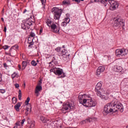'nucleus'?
Returning a JSON list of instances; mask_svg holds the SVG:
<instances>
[{
    "mask_svg": "<svg viewBox=\"0 0 128 128\" xmlns=\"http://www.w3.org/2000/svg\"><path fill=\"white\" fill-rule=\"evenodd\" d=\"M83 102L84 104H86L85 106L87 108H92V106H96V102L92 100V98L90 97L88 99H83Z\"/></svg>",
    "mask_w": 128,
    "mask_h": 128,
    "instance_id": "6",
    "label": "nucleus"
},
{
    "mask_svg": "<svg viewBox=\"0 0 128 128\" xmlns=\"http://www.w3.org/2000/svg\"><path fill=\"white\" fill-rule=\"evenodd\" d=\"M33 40H34V38H28V44H29L28 48H30V46H34Z\"/></svg>",
    "mask_w": 128,
    "mask_h": 128,
    "instance_id": "18",
    "label": "nucleus"
},
{
    "mask_svg": "<svg viewBox=\"0 0 128 128\" xmlns=\"http://www.w3.org/2000/svg\"><path fill=\"white\" fill-rule=\"evenodd\" d=\"M126 128H128V125L126 126Z\"/></svg>",
    "mask_w": 128,
    "mask_h": 128,
    "instance_id": "62",
    "label": "nucleus"
},
{
    "mask_svg": "<svg viewBox=\"0 0 128 128\" xmlns=\"http://www.w3.org/2000/svg\"><path fill=\"white\" fill-rule=\"evenodd\" d=\"M108 2L110 4V6L112 8L113 10H114L115 8H118V4L114 0H108Z\"/></svg>",
    "mask_w": 128,
    "mask_h": 128,
    "instance_id": "11",
    "label": "nucleus"
},
{
    "mask_svg": "<svg viewBox=\"0 0 128 128\" xmlns=\"http://www.w3.org/2000/svg\"><path fill=\"white\" fill-rule=\"evenodd\" d=\"M26 122V119H23L21 122V124L22 126L24 124V122Z\"/></svg>",
    "mask_w": 128,
    "mask_h": 128,
    "instance_id": "46",
    "label": "nucleus"
},
{
    "mask_svg": "<svg viewBox=\"0 0 128 128\" xmlns=\"http://www.w3.org/2000/svg\"><path fill=\"white\" fill-rule=\"evenodd\" d=\"M42 28H40V34H42Z\"/></svg>",
    "mask_w": 128,
    "mask_h": 128,
    "instance_id": "54",
    "label": "nucleus"
},
{
    "mask_svg": "<svg viewBox=\"0 0 128 128\" xmlns=\"http://www.w3.org/2000/svg\"><path fill=\"white\" fill-rule=\"evenodd\" d=\"M32 108L30 107V108H27L26 109V112H25L26 116H28V114H30V110H31Z\"/></svg>",
    "mask_w": 128,
    "mask_h": 128,
    "instance_id": "25",
    "label": "nucleus"
},
{
    "mask_svg": "<svg viewBox=\"0 0 128 128\" xmlns=\"http://www.w3.org/2000/svg\"><path fill=\"white\" fill-rule=\"evenodd\" d=\"M88 122V118L86 119V120H84L82 122H81V124H86V122Z\"/></svg>",
    "mask_w": 128,
    "mask_h": 128,
    "instance_id": "34",
    "label": "nucleus"
},
{
    "mask_svg": "<svg viewBox=\"0 0 128 128\" xmlns=\"http://www.w3.org/2000/svg\"><path fill=\"white\" fill-rule=\"evenodd\" d=\"M42 90V86H37L35 90V94H36V96H38V93Z\"/></svg>",
    "mask_w": 128,
    "mask_h": 128,
    "instance_id": "14",
    "label": "nucleus"
},
{
    "mask_svg": "<svg viewBox=\"0 0 128 128\" xmlns=\"http://www.w3.org/2000/svg\"><path fill=\"white\" fill-rule=\"evenodd\" d=\"M16 98L14 97L12 98V103L13 104H16Z\"/></svg>",
    "mask_w": 128,
    "mask_h": 128,
    "instance_id": "37",
    "label": "nucleus"
},
{
    "mask_svg": "<svg viewBox=\"0 0 128 128\" xmlns=\"http://www.w3.org/2000/svg\"><path fill=\"white\" fill-rule=\"evenodd\" d=\"M18 100H22V90H18Z\"/></svg>",
    "mask_w": 128,
    "mask_h": 128,
    "instance_id": "31",
    "label": "nucleus"
},
{
    "mask_svg": "<svg viewBox=\"0 0 128 128\" xmlns=\"http://www.w3.org/2000/svg\"><path fill=\"white\" fill-rule=\"evenodd\" d=\"M36 62H38V60H37Z\"/></svg>",
    "mask_w": 128,
    "mask_h": 128,
    "instance_id": "63",
    "label": "nucleus"
},
{
    "mask_svg": "<svg viewBox=\"0 0 128 128\" xmlns=\"http://www.w3.org/2000/svg\"><path fill=\"white\" fill-rule=\"evenodd\" d=\"M12 50H14V48H16V50H18V46L15 45V46H12Z\"/></svg>",
    "mask_w": 128,
    "mask_h": 128,
    "instance_id": "43",
    "label": "nucleus"
},
{
    "mask_svg": "<svg viewBox=\"0 0 128 128\" xmlns=\"http://www.w3.org/2000/svg\"><path fill=\"white\" fill-rule=\"evenodd\" d=\"M4 32H6V26L4 27Z\"/></svg>",
    "mask_w": 128,
    "mask_h": 128,
    "instance_id": "48",
    "label": "nucleus"
},
{
    "mask_svg": "<svg viewBox=\"0 0 128 128\" xmlns=\"http://www.w3.org/2000/svg\"><path fill=\"white\" fill-rule=\"evenodd\" d=\"M40 120H42V122L44 123L46 122V120H47L46 118H45L43 116H40Z\"/></svg>",
    "mask_w": 128,
    "mask_h": 128,
    "instance_id": "26",
    "label": "nucleus"
},
{
    "mask_svg": "<svg viewBox=\"0 0 128 128\" xmlns=\"http://www.w3.org/2000/svg\"><path fill=\"white\" fill-rule=\"evenodd\" d=\"M50 72H54L56 76H61L60 78H66V74L64 72L62 69L60 68H53L50 70Z\"/></svg>",
    "mask_w": 128,
    "mask_h": 128,
    "instance_id": "4",
    "label": "nucleus"
},
{
    "mask_svg": "<svg viewBox=\"0 0 128 128\" xmlns=\"http://www.w3.org/2000/svg\"><path fill=\"white\" fill-rule=\"evenodd\" d=\"M128 54V50L126 49H124L123 50V56H126Z\"/></svg>",
    "mask_w": 128,
    "mask_h": 128,
    "instance_id": "36",
    "label": "nucleus"
},
{
    "mask_svg": "<svg viewBox=\"0 0 128 128\" xmlns=\"http://www.w3.org/2000/svg\"><path fill=\"white\" fill-rule=\"evenodd\" d=\"M114 112V108L112 107V102L104 106V110L103 111V114L104 116L108 114H110V112Z\"/></svg>",
    "mask_w": 128,
    "mask_h": 128,
    "instance_id": "7",
    "label": "nucleus"
},
{
    "mask_svg": "<svg viewBox=\"0 0 128 128\" xmlns=\"http://www.w3.org/2000/svg\"><path fill=\"white\" fill-rule=\"evenodd\" d=\"M52 12H54V20H60L62 16V10L58 8L54 7L52 9Z\"/></svg>",
    "mask_w": 128,
    "mask_h": 128,
    "instance_id": "3",
    "label": "nucleus"
},
{
    "mask_svg": "<svg viewBox=\"0 0 128 128\" xmlns=\"http://www.w3.org/2000/svg\"><path fill=\"white\" fill-rule=\"evenodd\" d=\"M70 19L69 18H66L64 20V22H66V24H68V22H70Z\"/></svg>",
    "mask_w": 128,
    "mask_h": 128,
    "instance_id": "33",
    "label": "nucleus"
},
{
    "mask_svg": "<svg viewBox=\"0 0 128 128\" xmlns=\"http://www.w3.org/2000/svg\"><path fill=\"white\" fill-rule=\"evenodd\" d=\"M30 36L31 38H34V36H36V34H34V33L33 32H32L30 34Z\"/></svg>",
    "mask_w": 128,
    "mask_h": 128,
    "instance_id": "39",
    "label": "nucleus"
},
{
    "mask_svg": "<svg viewBox=\"0 0 128 128\" xmlns=\"http://www.w3.org/2000/svg\"><path fill=\"white\" fill-rule=\"evenodd\" d=\"M31 64L33 66H36V64H38V63H36V61L34 60H32L31 62Z\"/></svg>",
    "mask_w": 128,
    "mask_h": 128,
    "instance_id": "32",
    "label": "nucleus"
},
{
    "mask_svg": "<svg viewBox=\"0 0 128 128\" xmlns=\"http://www.w3.org/2000/svg\"><path fill=\"white\" fill-rule=\"evenodd\" d=\"M74 2H77L78 4H80V0H74Z\"/></svg>",
    "mask_w": 128,
    "mask_h": 128,
    "instance_id": "47",
    "label": "nucleus"
},
{
    "mask_svg": "<svg viewBox=\"0 0 128 128\" xmlns=\"http://www.w3.org/2000/svg\"><path fill=\"white\" fill-rule=\"evenodd\" d=\"M54 60H56V58L53 57V58L52 59V62H54Z\"/></svg>",
    "mask_w": 128,
    "mask_h": 128,
    "instance_id": "55",
    "label": "nucleus"
},
{
    "mask_svg": "<svg viewBox=\"0 0 128 128\" xmlns=\"http://www.w3.org/2000/svg\"><path fill=\"white\" fill-rule=\"evenodd\" d=\"M46 23L48 26H52V21H50V20L49 19L47 20Z\"/></svg>",
    "mask_w": 128,
    "mask_h": 128,
    "instance_id": "30",
    "label": "nucleus"
},
{
    "mask_svg": "<svg viewBox=\"0 0 128 128\" xmlns=\"http://www.w3.org/2000/svg\"><path fill=\"white\" fill-rule=\"evenodd\" d=\"M124 50H122V49L116 50V56H120L122 54Z\"/></svg>",
    "mask_w": 128,
    "mask_h": 128,
    "instance_id": "16",
    "label": "nucleus"
},
{
    "mask_svg": "<svg viewBox=\"0 0 128 128\" xmlns=\"http://www.w3.org/2000/svg\"><path fill=\"white\" fill-rule=\"evenodd\" d=\"M26 12H28L26 9H24V11L23 12V14H26Z\"/></svg>",
    "mask_w": 128,
    "mask_h": 128,
    "instance_id": "52",
    "label": "nucleus"
},
{
    "mask_svg": "<svg viewBox=\"0 0 128 128\" xmlns=\"http://www.w3.org/2000/svg\"><path fill=\"white\" fill-rule=\"evenodd\" d=\"M106 68L104 66H100L96 70V76H100V74H102V72H104Z\"/></svg>",
    "mask_w": 128,
    "mask_h": 128,
    "instance_id": "12",
    "label": "nucleus"
},
{
    "mask_svg": "<svg viewBox=\"0 0 128 128\" xmlns=\"http://www.w3.org/2000/svg\"><path fill=\"white\" fill-rule=\"evenodd\" d=\"M14 52H16V50H12V47L10 48V53L8 54L9 56H14Z\"/></svg>",
    "mask_w": 128,
    "mask_h": 128,
    "instance_id": "22",
    "label": "nucleus"
},
{
    "mask_svg": "<svg viewBox=\"0 0 128 128\" xmlns=\"http://www.w3.org/2000/svg\"><path fill=\"white\" fill-rule=\"evenodd\" d=\"M4 68H6L8 66V65H6V63L4 64Z\"/></svg>",
    "mask_w": 128,
    "mask_h": 128,
    "instance_id": "49",
    "label": "nucleus"
},
{
    "mask_svg": "<svg viewBox=\"0 0 128 128\" xmlns=\"http://www.w3.org/2000/svg\"><path fill=\"white\" fill-rule=\"evenodd\" d=\"M20 103L18 102L14 106V108L16 112H20Z\"/></svg>",
    "mask_w": 128,
    "mask_h": 128,
    "instance_id": "20",
    "label": "nucleus"
},
{
    "mask_svg": "<svg viewBox=\"0 0 128 128\" xmlns=\"http://www.w3.org/2000/svg\"><path fill=\"white\" fill-rule=\"evenodd\" d=\"M2 48H4V50H8V46L5 45L3 46Z\"/></svg>",
    "mask_w": 128,
    "mask_h": 128,
    "instance_id": "40",
    "label": "nucleus"
},
{
    "mask_svg": "<svg viewBox=\"0 0 128 128\" xmlns=\"http://www.w3.org/2000/svg\"><path fill=\"white\" fill-rule=\"evenodd\" d=\"M56 52H60V48L58 47L57 48H56Z\"/></svg>",
    "mask_w": 128,
    "mask_h": 128,
    "instance_id": "42",
    "label": "nucleus"
},
{
    "mask_svg": "<svg viewBox=\"0 0 128 128\" xmlns=\"http://www.w3.org/2000/svg\"><path fill=\"white\" fill-rule=\"evenodd\" d=\"M0 92H1V94H4V92H6V90H0Z\"/></svg>",
    "mask_w": 128,
    "mask_h": 128,
    "instance_id": "45",
    "label": "nucleus"
},
{
    "mask_svg": "<svg viewBox=\"0 0 128 128\" xmlns=\"http://www.w3.org/2000/svg\"><path fill=\"white\" fill-rule=\"evenodd\" d=\"M4 8L2 9V12L4 14Z\"/></svg>",
    "mask_w": 128,
    "mask_h": 128,
    "instance_id": "59",
    "label": "nucleus"
},
{
    "mask_svg": "<svg viewBox=\"0 0 128 128\" xmlns=\"http://www.w3.org/2000/svg\"><path fill=\"white\" fill-rule=\"evenodd\" d=\"M50 26H51L52 32H54V33L58 32H60V29H58V28H56V24H52Z\"/></svg>",
    "mask_w": 128,
    "mask_h": 128,
    "instance_id": "13",
    "label": "nucleus"
},
{
    "mask_svg": "<svg viewBox=\"0 0 128 128\" xmlns=\"http://www.w3.org/2000/svg\"><path fill=\"white\" fill-rule=\"evenodd\" d=\"M24 86H26V83H24Z\"/></svg>",
    "mask_w": 128,
    "mask_h": 128,
    "instance_id": "61",
    "label": "nucleus"
},
{
    "mask_svg": "<svg viewBox=\"0 0 128 128\" xmlns=\"http://www.w3.org/2000/svg\"><path fill=\"white\" fill-rule=\"evenodd\" d=\"M111 106L112 108L114 110V112H116L118 110H119L120 112H124V106H122V103L118 102L116 99H114L111 102Z\"/></svg>",
    "mask_w": 128,
    "mask_h": 128,
    "instance_id": "1",
    "label": "nucleus"
},
{
    "mask_svg": "<svg viewBox=\"0 0 128 128\" xmlns=\"http://www.w3.org/2000/svg\"><path fill=\"white\" fill-rule=\"evenodd\" d=\"M74 104L67 102L63 106L62 110V112H64V110H74Z\"/></svg>",
    "mask_w": 128,
    "mask_h": 128,
    "instance_id": "9",
    "label": "nucleus"
},
{
    "mask_svg": "<svg viewBox=\"0 0 128 128\" xmlns=\"http://www.w3.org/2000/svg\"><path fill=\"white\" fill-rule=\"evenodd\" d=\"M124 26V20L122 17H116L114 19L113 28L114 30H120Z\"/></svg>",
    "mask_w": 128,
    "mask_h": 128,
    "instance_id": "2",
    "label": "nucleus"
},
{
    "mask_svg": "<svg viewBox=\"0 0 128 128\" xmlns=\"http://www.w3.org/2000/svg\"><path fill=\"white\" fill-rule=\"evenodd\" d=\"M42 4L43 5L44 8H46V0H40Z\"/></svg>",
    "mask_w": 128,
    "mask_h": 128,
    "instance_id": "27",
    "label": "nucleus"
},
{
    "mask_svg": "<svg viewBox=\"0 0 128 128\" xmlns=\"http://www.w3.org/2000/svg\"><path fill=\"white\" fill-rule=\"evenodd\" d=\"M1 20H2V22H4V18H1Z\"/></svg>",
    "mask_w": 128,
    "mask_h": 128,
    "instance_id": "58",
    "label": "nucleus"
},
{
    "mask_svg": "<svg viewBox=\"0 0 128 128\" xmlns=\"http://www.w3.org/2000/svg\"><path fill=\"white\" fill-rule=\"evenodd\" d=\"M91 2H102V4H104V6H106V4L103 0H91Z\"/></svg>",
    "mask_w": 128,
    "mask_h": 128,
    "instance_id": "21",
    "label": "nucleus"
},
{
    "mask_svg": "<svg viewBox=\"0 0 128 128\" xmlns=\"http://www.w3.org/2000/svg\"><path fill=\"white\" fill-rule=\"evenodd\" d=\"M102 82H99L97 84L95 88V92H96L97 96H100V92H102V94H106V92L104 90H102Z\"/></svg>",
    "mask_w": 128,
    "mask_h": 128,
    "instance_id": "8",
    "label": "nucleus"
},
{
    "mask_svg": "<svg viewBox=\"0 0 128 128\" xmlns=\"http://www.w3.org/2000/svg\"><path fill=\"white\" fill-rule=\"evenodd\" d=\"M18 123H16V126H14L13 128H18Z\"/></svg>",
    "mask_w": 128,
    "mask_h": 128,
    "instance_id": "50",
    "label": "nucleus"
},
{
    "mask_svg": "<svg viewBox=\"0 0 128 128\" xmlns=\"http://www.w3.org/2000/svg\"><path fill=\"white\" fill-rule=\"evenodd\" d=\"M42 80H40V82H42Z\"/></svg>",
    "mask_w": 128,
    "mask_h": 128,
    "instance_id": "60",
    "label": "nucleus"
},
{
    "mask_svg": "<svg viewBox=\"0 0 128 128\" xmlns=\"http://www.w3.org/2000/svg\"><path fill=\"white\" fill-rule=\"evenodd\" d=\"M42 82H39L38 83V86H42Z\"/></svg>",
    "mask_w": 128,
    "mask_h": 128,
    "instance_id": "51",
    "label": "nucleus"
},
{
    "mask_svg": "<svg viewBox=\"0 0 128 128\" xmlns=\"http://www.w3.org/2000/svg\"><path fill=\"white\" fill-rule=\"evenodd\" d=\"M26 66H28V62L23 61L22 62V69L24 70L26 68Z\"/></svg>",
    "mask_w": 128,
    "mask_h": 128,
    "instance_id": "23",
    "label": "nucleus"
},
{
    "mask_svg": "<svg viewBox=\"0 0 128 128\" xmlns=\"http://www.w3.org/2000/svg\"><path fill=\"white\" fill-rule=\"evenodd\" d=\"M61 58L63 60L64 62H66L68 60V57L70 56V54L68 52H66V50L64 51L62 50L61 52Z\"/></svg>",
    "mask_w": 128,
    "mask_h": 128,
    "instance_id": "10",
    "label": "nucleus"
},
{
    "mask_svg": "<svg viewBox=\"0 0 128 128\" xmlns=\"http://www.w3.org/2000/svg\"><path fill=\"white\" fill-rule=\"evenodd\" d=\"M30 97H28L26 100L25 101V104L26 106H28V103L30 102Z\"/></svg>",
    "mask_w": 128,
    "mask_h": 128,
    "instance_id": "35",
    "label": "nucleus"
},
{
    "mask_svg": "<svg viewBox=\"0 0 128 128\" xmlns=\"http://www.w3.org/2000/svg\"><path fill=\"white\" fill-rule=\"evenodd\" d=\"M2 82V74L0 72V82Z\"/></svg>",
    "mask_w": 128,
    "mask_h": 128,
    "instance_id": "53",
    "label": "nucleus"
},
{
    "mask_svg": "<svg viewBox=\"0 0 128 128\" xmlns=\"http://www.w3.org/2000/svg\"><path fill=\"white\" fill-rule=\"evenodd\" d=\"M14 86H16V88H20V84H15Z\"/></svg>",
    "mask_w": 128,
    "mask_h": 128,
    "instance_id": "44",
    "label": "nucleus"
},
{
    "mask_svg": "<svg viewBox=\"0 0 128 128\" xmlns=\"http://www.w3.org/2000/svg\"><path fill=\"white\" fill-rule=\"evenodd\" d=\"M78 102L81 104H84V100H82V98H84V96L83 95H79L78 96Z\"/></svg>",
    "mask_w": 128,
    "mask_h": 128,
    "instance_id": "17",
    "label": "nucleus"
},
{
    "mask_svg": "<svg viewBox=\"0 0 128 128\" xmlns=\"http://www.w3.org/2000/svg\"><path fill=\"white\" fill-rule=\"evenodd\" d=\"M18 68H20H20H22V66H20V65H18Z\"/></svg>",
    "mask_w": 128,
    "mask_h": 128,
    "instance_id": "57",
    "label": "nucleus"
},
{
    "mask_svg": "<svg viewBox=\"0 0 128 128\" xmlns=\"http://www.w3.org/2000/svg\"><path fill=\"white\" fill-rule=\"evenodd\" d=\"M88 122H96V118L95 117H92L90 118H88Z\"/></svg>",
    "mask_w": 128,
    "mask_h": 128,
    "instance_id": "24",
    "label": "nucleus"
},
{
    "mask_svg": "<svg viewBox=\"0 0 128 128\" xmlns=\"http://www.w3.org/2000/svg\"><path fill=\"white\" fill-rule=\"evenodd\" d=\"M114 71L116 72H120L122 70V67L120 66H114Z\"/></svg>",
    "mask_w": 128,
    "mask_h": 128,
    "instance_id": "15",
    "label": "nucleus"
},
{
    "mask_svg": "<svg viewBox=\"0 0 128 128\" xmlns=\"http://www.w3.org/2000/svg\"><path fill=\"white\" fill-rule=\"evenodd\" d=\"M18 128H22V127L20 126V124H18Z\"/></svg>",
    "mask_w": 128,
    "mask_h": 128,
    "instance_id": "56",
    "label": "nucleus"
},
{
    "mask_svg": "<svg viewBox=\"0 0 128 128\" xmlns=\"http://www.w3.org/2000/svg\"><path fill=\"white\" fill-rule=\"evenodd\" d=\"M29 128H34V122L31 123Z\"/></svg>",
    "mask_w": 128,
    "mask_h": 128,
    "instance_id": "38",
    "label": "nucleus"
},
{
    "mask_svg": "<svg viewBox=\"0 0 128 128\" xmlns=\"http://www.w3.org/2000/svg\"><path fill=\"white\" fill-rule=\"evenodd\" d=\"M63 4H70V2L68 0H64L62 2Z\"/></svg>",
    "mask_w": 128,
    "mask_h": 128,
    "instance_id": "28",
    "label": "nucleus"
},
{
    "mask_svg": "<svg viewBox=\"0 0 128 128\" xmlns=\"http://www.w3.org/2000/svg\"><path fill=\"white\" fill-rule=\"evenodd\" d=\"M66 24L65 22L64 21L63 22H62V26H66Z\"/></svg>",
    "mask_w": 128,
    "mask_h": 128,
    "instance_id": "41",
    "label": "nucleus"
},
{
    "mask_svg": "<svg viewBox=\"0 0 128 128\" xmlns=\"http://www.w3.org/2000/svg\"><path fill=\"white\" fill-rule=\"evenodd\" d=\"M104 94H102V92H100V96H98L102 98V100H108V97L104 95Z\"/></svg>",
    "mask_w": 128,
    "mask_h": 128,
    "instance_id": "19",
    "label": "nucleus"
},
{
    "mask_svg": "<svg viewBox=\"0 0 128 128\" xmlns=\"http://www.w3.org/2000/svg\"><path fill=\"white\" fill-rule=\"evenodd\" d=\"M32 24H34V22L32 20V18H29L26 22H22L21 25L22 28L23 30H28L30 26H32Z\"/></svg>",
    "mask_w": 128,
    "mask_h": 128,
    "instance_id": "5",
    "label": "nucleus"
},
{
    "mask_svg": "<svg viewBox=\"0 0 128 128\" xmlns=\"http://www.w3.org/2000/svg\"><path fill=\"white\" fill-rule=\"evenodd\" d=\"M63 46L64 48V46Z\"/></svg>",
    "mask_w": 128,
    "mask_h": 128,
    "instance_id": "64",
    "label": "nucleus"
},
{
    "mask_svg": "<svg viewBox=\"0 0 128 128\" xmlns=\"http://www.w3.org/2000/svg\"><path fill=\"white\" fill-rule=\"evenodd\" d=\"M12 80L14 78H18V74L14 72L13 74H12Z\"/></svg>",
    "mask_w": 128,
    "mask_h": 128,
    "instance_id": "29",
    "label": "nucleus"
}]
</instances>
